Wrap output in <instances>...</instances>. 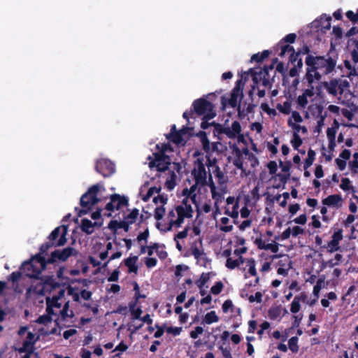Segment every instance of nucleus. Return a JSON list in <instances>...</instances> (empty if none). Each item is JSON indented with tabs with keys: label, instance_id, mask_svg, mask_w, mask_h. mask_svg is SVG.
Returning a JSON list of instances; mask_svg holds the SVG:
<instances>
[{
	"label": "nucleus",
	"instance_id": "f8f14e48",
	"mask_svg": "<svg viewBox=\"0 0 358 358\" xmlns=\"http://www.w3.org/2000/svg\"><path fill=\"white\" fill-rule=\"evenodd\" d=\"M245 82L243 79H240L237 80L236 83V86L233 89L231 96L229 99V104L232 108H236L239 106V103L243 99V87H244Z\"/></svg>",
	"mask_w": 358,
	"mask_h": 358
},
{
	"label": "nucleus",
	"instance_id": "412c9836",
	"mask_svg": "<svg viewBox=\"0 0 358 358\" xmlns=\"http://www.w3.org/2000/svg\"><path fill=\"white\" fill-rule=\"evenodd\" d=\"M74 249L72 248H66L62 250H55L52 252V256L50 262H55L57 259L61 261L66 260L69 257L72 256L74 253Z\"/></svg>",
	"mask_w": 358,
	"mask_h": 358
},
{
	"label": "nucleus",
	"instance_id": "423d86ee",
	"mask_svg": "<svg viewBox=\"0 0 358 358\" xmlns=\"http://www.w3.org/2000/svg\"><path fill=\"white\" fill-rule=\"evenodd\" d=\"M45 262L43 257L37 255L29 262H25L20 269L22 273L29 278H38L41 273L45 268Z\"/></svg>",
	"mask_w": 358,
	"mask_h": 358
},
{
	"label": "nucleus",
	"instance_id": "58836bf2",
	"mask_svg": "<svg viewBox=\"0 0 358 358\" xmlns=\"http://www.w3.org/2000/svg\"><path fill=\"white\" fill-rule=\"evenodd\" d=\"M281 262H285V267H279L277 273L279 275H287V271L291 268V261L287 255L281 256Z\"/></svg>",
	"mask_w": 358,
	"mask_h": 358
},
{
	"label": "nucleus",
	"instance_id": "aec40b11",
	"mask_svg": "<svg viewBox=\"0 0 358 358\" xmlns=\"http://www.w3.org/2000/svg\"><path fill=\"white\" fill-rule=\"evenodd\" d=\"M339 127L340 124L336 120H334L331 127L327 129V136L329 140L328 147L330 150H334L336 145V135Z\"/></svg>",
	"mask_w": 358,
	"mask_h": 358
},
{
	"label": "nucleus",
	"instance_id": "de8ad7c7",
	"mask_svg": "<svg viewBox=\"0 0 358 358\" xmlns=\"http://www.w3.org/2000/svg\"><path fill=\"white\" fill-rule=\"evenodd\" d=\"M245 262L246 263V265L248 267V273L252 276H256L257 271L255 268V259L252 258L246 259L245 260Z\"/></svg>",
	"mask_w": 358,
	"mask_h": 358
},
{
	"label": "nucleus",
	"instance_id": "f257e3e1",
	"mask_svg": "<svg viewBox=\"0 0 358 358\" xmlns=\"http://www.w3.org/2000/svg\"><path fill=\"white\" fill-rule=\"evenodd\" d=\"M203 161V158H200L195 162L194 167L192 170L194 183L189 188L185 187L182 189V195L184 199L180 205L169 211L166 217V223L161 220L165 215L164 206L167 203L168 198L165 195L153 197L152 201L156 206L154 217L157 221L156 227L161 231L167 232L173 229H178L182 226L186 219L193 217L194 210L189 201H191L195 206L199 205L201 203V187L206 183V172Z\"/></svg>",
	"mask_w": 358,
	"mask_h": 358
},
{
	"label": "nucleus",
	"instance_id": "f3484780",
	"mask_svg": "<svg viewBox=\"0 0 358 358\" xmlns=\"http://www.w3.org/2000/svg\"><path fill=\"white\" fill-rule=\"evenodd\" d=\"M127 206V200L125 197L115 194L111 196L110 201L107 203L106 209L108 210L114 211L120 210Z\"/></svg>",
	"mask_w": 358,
	"mask_h": 358
},
{
	"label": "nucleus",
	"instance_id": "8fccbe9b",
	"mask_svg": "<svg viewBox=\"0 0 358 358\" xmlns=\"http://www.w3.org/2000/svg\"><path fill=\"white\" fill-rule=\"evenodd\" d=\"M52 315H43L40 316L36 320V322L38 324H44L45 327H48L49 324H52Z\"/></svg>",
	"mask_w": 358,
	"mask_h": 358
},
{
	"label": "nucleus",
	"instance_id": "a19ab883",
	"mask_svg": "<svg viewBox=\"0 0 358 358\" xmlns=\"http://www.w3.org/2000/svg\"><path fill=\"white\" fill-rule=\"evenodd\" d=\"M340 188L344 192H355V188L352 186L351 181L348 178H343L341 180Z\"/></svg>",
	"mask_w": 358,
	"mask_h": 358
},
{
	"label": "nucleus",
	"instance_id": "49530a36",
	"mask_svg": "<svg viewBox=\"0 0 358 358\" xmlns=\"http://www.w3.org/2000/svg\"><path fill=\"white\" fill-rule=\"evenodd\" d=\"M289 122L293 124H300L303 122V117L297 111H292L291 113V116L289 117L287 120V124L289 125Z\"/></svg>",
	"mask_w": 358,
	"mask_h": 358
},
{
	"label": "nucleus",
	"instance_id": "4be33fe9",
	"mask_svg": "<svg viewBox=\"0 0 358 358\" xmlns=\"http://www.w3.org/2000/svg\"><path fill=\"white\" fill-rule=\"evenodd\" d=\"M175 130L176 126L173 125L171 128V133L168 136V138L176 144L184 145L187 140L185 130L181 129L179 131H176Z\"/></svg>",
	"mask_w": 358,
	"mask_h": 358
},
{
	"label": "nucleus",
	"instance_id": "7c9ffc66",
	"mask_svg": "<svg viewBox=\"0 0 358 358\" xmlns=\"http://www.w3.org/2000/svg\"><path fill=\"white\" fill-rule=\"evenodd\" d=\"M343 261V256L341 254L337 253L334 255V257L327 260L323 261L321 263V266L322 268H334L336 266L340 265Z\"/></svg>",
	"mask_w": 358,
	"mask_h": 358
},
{
	"label": "nucleus",
	"instance_id": "f03ea898",
	"mask_svg": "<svg viewBox=\"0 0 358 358\" xmlns=\"http://www.w3.org/2000/svg\"><path fill=\"white\" fill-rule=\"evenodd\" d=\"M215 131L219 134H224L229 139H236L235 142L229 143V152L230 158L232 159L234 165L241 171V177H247L249 171L243 162V155L248 154V148L247 141L242 134V127L240 122L234 120L231 124H228L227 121L224 124H217L215 125Z\"/></svg>",
	"mask_w": 358,
	"mask_h": 358
},
{
	"label": "nucleus",
	"instance_id": "c9c22d12",
	"mask_svg": "<svg viewBox=\"0 0 358 358\" xmlns=\"http://www.w3.org/2000/svg\"><path fill=\"white\" fill-rule=\"evenodd\" d=\"M245 262V259L242 256L237 257L234 259L232 257L227 259L225 266L229 269H234Z\"/></svg>",
	"mask_w": 358,
	"mask_h": 358
},
{
	"label": "nucleus",
	"instance_id": "5fc2aeb1",
	"mask_svg": "<svg viewBox=\"0 0 358 358\" xmlns=\"http://www.w3.org/2000/svg\"><path fill=\"white\" fill-rule=\"evenodd\" d=\"M156 248V254L161 259H165L167 256V252L164 250V248L162 245H160L158 243V245H155Z\"/></svg>",
	"mask_w": 358,
	"mask_h": 358
},
{
	"label": "nucleus",
	"instance_id": "37998d69",
	"mask_svg": "<svg viewBox=\"0 0 358 358\" xmlns=\"http://www.w3.org/2000/svg\"><path fill=\"white\" fill-rule=\"evenodd\" d=\"M288 126L293 130V134H306L308 132L307 128L305 126L300 125V124H296L289 122V125Z\"/></svg>",
	"mask_w": 358,
	"mask_h": 358
},
{
	"label": "nucleus",
	"instance_id": "052dcab7",
	"mask_svg": "<svg viewBox=\"0 0 358 358\" xmlns=\"http://www.w3.org/2000/svg\"><path fill=\"white\" fill-rule=\"evenodd\" d=\"M224 313H228L229 310L234 312V307L231 300H226L222 306Z\"/></svg>",
	"mask_w": 358,
	"mask_h": 358
},
{
	"label": "nucleus",
	"instance_id": "5701e85b",
	"mask_svg": "<svg viewBox=\"0 0 358 358\" xmlns=\"http://www.w3.org/2000/svg\"><path fill=\"white\" fill-rule=\"evenodd\" d=\"M343 203L342 196L339 194H331L322 200V204L334 208H340Z\"/></svg>",
	"mask_w": 358,
	"mask_h": 358
},
{
	"label": "nucleus",
	"instance_id": "20e7f679",
	"mask_svg": "<svg viewBox=\"0 0 358 358\" xmlns=\"http://www.w3.org/2000/svg\"><path fill=\"white\" fill-rule=\"evenodd\" d=\"M305 62L307 66L306 79L309 84L320 80L324 75L331 73L336 65V61L329 56L308 55Z\"/></svg>",
	"mask_w": 358,
	"mask_h": 358
},
{
	"label": "nucleus",
	"instance_id": "9d476101",
	"mask_svg": "<svg viewBox=\"0 0 358 358\" xmlns=\"http://www.w3.org/2000/svg\"><path fill=\"white\" fill-rule=\"evenodd\" d=\"M193 106L195 112L200 115H203L205 118L212 119L215 116L213 110V106L209 101L200 99L196 100Z\"/></svg>",
	"mask_w": 358,
	"mask_h": 358
},
{
	"label": "nucleus",
	"instance_id": "09e8293b",
	"mask_svg": "<svg viewBox=\"0 0 358 358\" xmlns=\"http://www.w3.org/2000/svg\"><path fill=\"white\" fill-rule=\"evenodd\" d=\"M209 274L208 273H203L199 279H198L196 282H195V284L200 289H201L204 285H206V283L209 280Z\"/></svg>",
	"mask_w": 358,
	"mask_h": 358
},
{
	"label": "nucleus",
	"instance_id": "c756f323",
	"mask_svg": "<svg viewBox=\"0 0 358 358\" xmlns=\"http://www.w3.org/2000/svg\"><path fill=\"white\" fill-rule=\"evenodd\" d=\"M307 294L304 292L296 296L291 303L290 311L292 313H297L301 309L300 302L306 301Z\"/></svg>",
	"mask_w": 358,
	"mask_h": 358
},
{
	"label": "nucleus",
	"instance_id": "c85d7f7f",
	"mask_svg": "<svg viewBox=\"0 0 358 358\" xmlns=\"http://www.w3.org/2000/svg\"><path fill=\"white\" fill-rule=\"evenodd\" d=\"M101 224L102 222H92L91 220L85 218L82 220L81 229L84 232L90 234L94 232L95 227H100Z\"/></svg>",
	"mask_w": 358,
	"mask_h": 358
},
{
	"label": "nucleus",
	"instance_id": "2eb2a0df",
	"mask_svg": "<svg viewBox=\"0 0 358 358\" xmlns=\"http://www.w3.org/2000/svg\"><path fill=\"white\" fill-rule=\"evenodd\" d=\"M224 213L232 218H237L239 214L238 199L234 196H229L226 199Z\"/></svg>",
	"mask_w": 358,
	"mask_h": 358
},
{
	"label": "nucleus",
	"instance_id": "6ab92c4d",
	"mask_svg": "<svg viewBox=\"0 0 358 358\" xmlns=\"http://www.w3.org/2000/svg\"><path fill=\"white\" fill-rule=\"evenodd\" d=\"M343 238V231L341 229L335 231L331 236V240L327 244V251L330 253H333L339 250L340 242Z\"/></svg>",
	"mask_w": 358,
	"mask_h": 358
},
{
	"label": "nucleus",
	"instance_id": "864d4df0",
	"mask_svg": "<svg viewBox=\"0 0 358 358\" xmlns=\"http://www.w3.org/2000/svg\"><path fill=\"white\" fill-rule=\"evenodd\" d=\"M308 99L303 94L299 95L297 98L298 108L299 109L306 108L309 102Z\"/></svg>",
	"mask_w": 358,
	"mask_h": 358
},
{
	"label": "nucleus",
	"instance_id": "2f4dec72",
	"mask_svg": "<svg viewBox=\"0 0 358 358\" xmlns=\"http://www.w3.org/2000/svg\"><path fill=\"white\" fill-rule=\"evenodd\" d=\"M245 240L243 238L237 237L235 241L234 255L236 257L242 256L247 252V248L245 246Z\"/></svg>",
	"mask_w": 358,
	"mask_h": 358
},
{
	"label": "nucleus",
	"instance_id": "6e6552de",
	"mask_svg": "<svg viewBox=\"0 0 358 358\" xmlns=\"http://www.w3.org/2000/svg\"><path fill=\"white\" fill-rule=\"evenodd\" d=\"M328 94L337 96L342 95L350 88V83L343 78H335L322 83Z\"/></svg>",
	"mask_w": 358,
	"mask_h": 358
},
{
	"label": "nucleus",
	"instance_id": "72a5a7b5",
	"mask_svg": "<svg viewBox=\"0 0 358 358\" xmlns=\"http://www.w3.org/2000/svg\"><path fill=\"white\" fill-rule=\"evenodd\" d=\"M353 63L354 66H352L349 61L345 60L344 62V66L348 71L347 73V77L351 80L354 76H358V62Z\"/></svg>",
	"mask_w": 358,
	"mask_h": 358
},
{
	"label": "nucleus",
	"instance_id": "393cba45",
	"mask_svg": "<svg viewBox=\"0 0 358 358\" xmlns=\"http://www.w3.org/2000/svg\"><path fill=\"white\" fill-rule=\"evenodd\" d=\"M38 338L36 334L28 332L25 339L22 342V346L19 349V352H31Z\"/></svg>",
	"mask_w": 358,
	"mask_h": 358
},
{
	"label": "nucleus",
	"instance_id": "1a4fd4ad",
	"mask_svg": "<svg viewBox=\"0 0 358 358\" xmlns=\"http://www.w3.org/2000/svg\"><path fill=\"white\" fill-rule=\"evenodd\" d=\"M205 185H208L210 187L211 196L215 202V206L217 208L219 204L224 200L225 194L228 192L227 185L216 184L212 179L211 174L206 173V183L201 187V190L204 187ZM200 196L201 197V192H200Z\"/></svg>",
	"mask_w": 358,
	"mask_h": 358
},
{
	"label": "nucleus",
	"instance_id": "680f3d73",
	"mask_svg": "<svg viewBox=\"0 0 358 358\" xmlns=\"http://www.w3.org/2000/svg\"><path fill=\"white\" fill-rule=\"evenodd\" d=\"M148 236H149L148 231H145L142 233H140L138 235L136 240L140 245H141L143 241H144V243L146 244L147 241H148Z\"/></svg>",
	"mask_w": 358,
	"mask_h": 358
},
{
	"label": "nucleus",
	"instance_id": "dca6fc26",
	"mask_svg": "<svg viewBox=\"0 0 358 358\" xmlns=\"http://www.w3.org/2000/svg\"><path fill=\"white\" fill-rule=\"evenodd\" d=\"M96 170L103 177H108L115 172V166L110 161L102 159L97 161Z\"/></svg>",
	"mask_w": 358,
	"mask_h": 358
},
{
	"label": "nucleus",
	"instance_id": "ea45409f",
	"mask_svg": "<svg viewBox=\"0 0 358 358\" xmlns=\"http://www.w3.org/2000/svg\"><path fill=\"white\" fill-rule=\"evenodd\" d=\"M276 108L280 113L285 115H289L292 113V102L291 101L287 100L282 104H277Z\"/></svg>",
	"mask_w": 358,
	"mask_h": 358
},
{
	"label": "nucleus",
	"instance_id": "39448f33",
	"mask_svg": "<svg viewBox=\"0 0 358 358\" xmlns=\"http://www.w3.org/2000/svg\"><path fill=\"white\" fill-rule=\"evenodd\" d=\"M158 152L153 154L152 157H148V166L150 169H156L158 171H164L171 164L170 157L168 153L172 152L173 149L169 144H157Z\"/></svg>",
	"mask_w": 358,
	"mask_h": 358
},
{
	"label": "nucleus",
	"instance_id": "473e14b6",
	"mask_svg": "<svg viewBox=\"0 0 358 358\" xmlns=\"http://www.w3.org/2000/svg\"><path fill=\"white\" fill-rule=\"evenodd\" d=\"M138 261L137 256H131L124 259V264L128 268L129 273H134L135 274L138 272V266L136 262Z\"/></svg>",
	"mask_w": 358,
	"mask_h": 358
},
{
	"label": "nucleus",
	"instance_id": "ddd939ff",
	"mask_svg": "<svg viewBox=\"0 0 358 358\" xmlns=\"http://www.w3.org/2000/svg\"><path fill=\"white\" fill-rule=\"evenodd\" d=\"M198 136L200 138L203 150L207 153L211 150L217 152H222L224 150L227 149V147L222 145L220 142H214L210 143V141L207 138L206 134L203 131H200L198 134Z\"/></svg>",
	"mask_w": 358,
	"mask_h": 358
},
{
	"label": "nucleus",
	"instance_id": "4c0bfd02",
	"mask_svg": "<svg viewBox=\"0 0 358 358\" xmlns=\"http://www.w3.org/2000/svg\"><path fill=\"white\" fill-rule=\"evenodd\" d=\"M220 318L218 315H217L216 312L214 310H212L210 312L207 313L205 316L203 317V319L202 320V324H211L213 323H216L219 321Z\"/></svg>",
	"mask_w": 358,
	"mask_h": 358
},
{
	"label": "nucleus",
	"instance_id": "603ef678",
	"mask_svg": "<svg viewBox=\"0 0 358 358\" xmlns=\"http://www.w3.org/2000/svg\"><path fill=\"white\" fill-rule=\"evenodd\" d=\"M42 294V289L38 288L36 287H30L27 290V296L28 298L34 299L37 295H40Z\"/></svg>",
	"mask_w": 358,
	"mask_h": 358
},
{
	"label": "nucleus",
	"instance_id": "f704fd0d",
	"mask_svg": "<svg viewBox=\"0 0 358 358\" xmlns=\"http://www.w3.org/2000/svg\"><path fill=\"white\" fill-rule=\"evenodd\" d=\"M218 228L221 231L229 233L233 230L234 226L228 217H223L220 219Z\"/></svg>",
	"mask_w": 358,
	"mask_h": 358
},
{
	"label": "nucleus",
	"instance_id": "a18cd8bd",
	"mask_svg": "<svg viewBox=\"0 0 358 358\" xmlns=\"http://www.w3.org/2000/svg\"><path fill=\"white\" fill-rule=\"evenodd\" d=\"M192 232L196 236H200L202 233H205V226L201 221L199 220L193 225Z\"/></svg>",
	"mask_w": 358,
	"mask_h": 358
},
{
	"label": "nucleus",
	"instance_id": "338daca9",
	"mask_svg": "<svg viewBox=\"0 0 358 358\" xmlns=\"http://www.w3.org/2000/svg\"><path fill=\"white\" fill-rule=\"evenodd\" d=\"M157 260L153 257H147L145 259V264L149 268L155 267L157 265Z\"/></svg>",
	"mask_w": 358,
	"mask_h": 358
},
{
	"label": "nucleus",
	"instance_id": "a211bd4d",
	"mask_svg": "<svg viewBox=\"0 0 358 358\" xmlns=\"http://www.w3.org/2000/svg\"><path fill=\"white\" fill-rule=\"evenodd\" d=\"M255 244L260 250H271L273 253H276L279 250L278 244L275 241L268 242L262 236L255 240Z\"/></svg>",
	"mask_w": 358,
	"mask_h": 358
},
{
	"label": "nucleus",
	"instance_id": "79ce46f5",
	"mask_svg": "<svg viewBox=\"0 0 358 358\" xmlns=\"http://www.w3.org/2000/svg\"><path fill=\"white\" fill-rule=\"evenodd\" d=\"M315 158V152L312 149L308 151L307 157L304 161L303 169L307 170L313 164Z\"/></svg>",
	"mask_w": 358,
	"mask_h": 358
},
{
	"label": "nucleus",
	"instance_id": "e2e57ef3",
	"mask_svg": "<svg viewBox=\"0 0 358 358\" xmlns=\"http://www.w3.org/2000/svg\"><path fill=\"white\" fill-rule=\"evenodd\" d=\"M203 333V329L201 327H196L194 330H192L189 335L192 338L196 339L200 335H201Z\"/></svg>",
	"mask_w": 358,
	"mask_h": 358
},
{
	"label": "nucleus",
	"instance_id": "3c124183",
	"mask_svg": "<svg viewBox=\"0 0 358 358\" xmlns=\"http://www.w3.org/2000/svg\"><path fill=\"white\" fill-rule=\"evenodd\" d=\"M298 341L299 339L296 336L292 337L288 341L289 348L292 352L296 353L299 351Z\"/></svg>",
	"mask_w": 358,
	"mask_h": 358
},
{
	"label": "nucleus",
	"instance_id": "0e129e2a",
	"mask_svg": "<svg viewBox=\"0 0 358 358\" xmlns=\"http://www.w3.org/2000/svg\"><path fill=\"white\" fill-rule=\"evenodd\" d=\"M222 288L223 284L221 282H217L211 287L210 291L213 294L216 295L222 292Z\"/></svg>",
	"mask_w": 358,
	"mask_h": 358
},
{
	"label": "nucleus",
	"instance_id": "c03bdc74",
	"mask_svg": "<svg viewBox=\"0 0 358 358\" xmlns=\"http://www.w3.org/2000/svg\"><path fill=\"white\" fill-rule=\"evenodd\" d=\"M129 310L133 319L138 320L141 318V315L143 311L140 307H136V302H134L129 305Z\"/></svg>",
	"mask_w": 358,
	"mask_h": 358
},
{
	"label": "nucleus",
	"instance_id": "a878e982",
	"mask_svg": "<svg viewBox=\"0 0 358 358\" xmlns=\"http://www.w3.org/2000/svg\"><path fill=\"white\" fill-rule=\"evenodd\" d=\"M189 230V227H186L174 236L173 240L176 242V248L180 252L185 247V240L187 238Z\"/></svg>",
	"mask_w": 358,
	"mask_h": 358
},
{
	"label": "nucleus",
	"instance_id": "0eeeda50",
	"mask_svg": "<svg viewBox=\"0 0 358 358\" xmlns=\"http://www.w3.org/2000/svg\"><path fill=\"white\" fill-rule=\"evenodd\" d=\"M193 155L194 157H196L194 162L197 161L200 158H203V166L206 171V165L208 167L215 168V170H213V173L215 174V178L217 180V184L227 185V183L228 182V178L224 174V173L221 171L220 168L217 165V160L215 157H212L210 154H207L206 156H204L203 154H201L199 151H196ZM194 163L195 162H194Z\"/></svg>",
	"mask_w": 358,
	"mask_h": 358
},
{
	"label": "nucleus",
	"instance_id": "69168bd1",
	"mask_svg": "<svg viewBox=\"0 0 358 358\" xmlns=\"http://www.w3.org/2000/svg\"><path fill=\"white\" fill-rule=\"evenodd\" d=\"M302 94L309 99L312 98L315 94L314 87L313 86V84L308 83V87L304 90Z\"/></svg>",
	"mask_w": 358,
	"mask_h": 358
},
{
	"label": "nucleus",
	"instance_id": "13d9d810",
	"mask_svg": "<svg viewBox=\"0 0 358 358\" xmlns=\"http://www.w3.org/2000/svg\"><path fill=\"white\" fill-rule=\"evenodd\" d=\"M260 108L265 113H266L268 115L271 116H275L276 115V111L273 108H271L268 103H262L260 105Z\"/></svg>",
	"mask_w": 358,
	"mask_h": 358
},
{
	"label": "nucleus",
	"instance_id": "bb28decb",
	"mask_svg": "<svg viewBox=\"0 0 358 358\" xmlns=\"http://www.w3.org/2000/svg\"><path fill=\"white\" fill-rule=\"evenodd\" d=\"M190 252L198 262H204L206 259V254L204 252L201 243L199 245L196 243H194L190 248Z\"/></svg>",
	"mask_w": 358,
	"mask_h": 358
},
{
	"label": "nucleus",
	"instance_id": "bf43d9fd",
	"mask_svg": "<svg viewBox=\"0 0 358 358\" xmlns=\"http://www.w3.org/2000/svg\"><path fill=\"white\" fill-rule=\"evenodd\" d=\"M291 144L294 149H298V148L302 144V139L301 138L300 136L293 134L292 138L291 140Z\"/></svg>",
	"mask_w": 358,
	"mask_h": 358
},
{
	"label": "nucleus",
	"instance_id": "cd10ccee",
	"mask_svg": "<svg viewBox=\"0 0 358 358\" xmlns=\"http://www.w3.org/2000/svg\"><path fill=\"white\" fill-rule=\"evenodd\" d=\"M139 215V210L136 208H134L131 210L124 217L122 222V227L127 228L130 224L135 223L138 219Z\"/></svg>",
	"mask_w": 358,
	"mask_h": 358
},
{
	"label": "nucleus",
	"instance_id": "9b49d317",
	"mask_svg": "<svg viewBox=\"0 0 358 358\" xmlns=\"http://www.w3.org/2000/svg\"><path fill=\"white\" fill-rule=\"evenodd\" d=\"M101 189H104L103 187L99 184L91 187L88 192L83 194L80 199L82 206L90 208L92 206L96 204L99 201L97 194Z\"/></svg>",
	"mask_w": 358,
	"mask_h": 358
},
{
	"label": "nucleus",
	"instance_id": "4d7b16f0",
	"mask_svg": "<svg viewBox=\"0 0 358 358\" xmlns=\"http://www.w3.org/2000/svg\"><path fill=\"white\" fill-rule=\"evenodd\" d=\"M263 294L261 292H257L255 294L248 296V301L250 303H261L262 301Z\"/></svg>",
	"mask_w": 358,
	"mask_h": 358
},
{
	"label": "nucleus",
	"instance_id": "6e6d98bb",
	"mask_svg": "<svg viewBox=\"0 0 358 358\" xmlns=\"http://www.w3.org/2000/svg\"><path fill=\"white\" fill-rule=\"evenodd\" d=\"M176 178V175L174 173V172L171 173L170 179H167L165 182V186L166 188L169 190H171L174 188L176 186L175 180Z\"/></svg>",
	"mask_w": 358,
	"mask_h": 358
},
{
	"label": "nucleus",
	"instance_id": "774afa93",
	"mask_svg": "<svg viewBox=\"0 0 358 358\" xmlns=\"http://www.w3.org/2000/svg\"><path fill=\"white\" fill-rule=\"evenodd\" d=\"M349 167L352 173L356 174L358 173V160L352 159L349 164Z\"/></svg>",
	"mask_w": 358,
	"mask_h": 358
},
{
	"label": "nucleus",
	"instance_id": "4468645a",
	"mask_svg": "<svg viewBox=\"0 0 358 358\" xmlns=\"http://www.w3.org/2000/svg\"><path fill=\"white\" fill-rule=\"evenodd\" d=\"M67 232L68 229L67 227L66 226H62L55 229L50 234L49 238L52 241H55L57 238H59V240L57 242H53L52 245H55L56 246H61L64 245L66 243V236Z\"/></svg>",
	"mask_w": 358,
	"mask_h": 358
},
{
	"label": "nucleus",
	"instance_id": "7ed1b4c3",
	"mask_svg": "<svg viewBox=\"0 0 358 358\" xmlns=\"http://www.w3.org/2000/svg\"><path fill=\"white\" fill-rule=\"evenodd\" d=\"M65 291L60 289L57 295L46 298V312L55 317V322L60 327L69 326L73 323L74 313L69 308V301H67Z\"/></svg>",
	"mask_w": 358,
	"mask_h": 358
},
{
	"label": "nucleus",
	"instance_id": "e433bc0d",
	"mask_svg": "<svg viewBox=\"0 0 358 358\" xmlns=\"http://www.w3.org/2000/svg\"><path fill=\"white\" fill-rule=\"evenodd\" d=\"M244 159H248V161L250 162V166L252 168H255V167H256L257 166L259 165V160H258L257 157L255 155H253L252 153H250L249 151H248V154H247V155L243 154V162L244 165L246 166L247 169L249 171V173H248V175H249L251 171H250V169H248L247 162H244Z\"/></svg>",
	"mask_w": 358,
	"mask_h": 358
},
{
	"label": "nucleus",
	"instance_id": "b1692460",
	"mask_svg": "<svg viewBox=\"0 0 358 358\" xmlns=\"http://www.w3.org/2000/svg\"><path fill=\"white\" fill-rule=\"evenodd\" d=\"M161 190L160 187H148V185H144L141 188L139 196L141 199L144 201H147L148 199L154 196L155 194H157L159 196V192Z\"/></svg>",
	"mask_w": 358,
	"mask_h": 358
}]
</instances>
